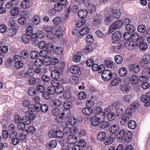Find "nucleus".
Instances as JSON below:
<instances>
[{
  "label": "nucleus",
  "instance_id": "obj_49",
  "mask_svg": "<svg viewBox=\"0 0 150 150\" xmlns=\"http://www.w3.org/2000/svg\"><path fill=\"white\" fill-rule=\"evenodd\" d=\"M113 140V139L111 137H108L104 141V143L106 145H109L111 144Z\"/></svg>",
  "mask_w": 150,
  "mask_h": 150
},
{
  "label": "nucleus",
  "instance_id": "obj_45",
  "mask_svg": "<svg viewBox=\"0 0 150 150\" xmlns=\"http://www.w3.org/2000/svg\"><path fill=\"white\" fill-rule=\"evenodd\" d=\"M126 30L129 32L132 33L134 31L135 29L132 25L131 24L127 25L125 27Z\"/></svg>",
  "mask_w": 150,
  "mask_h": 150
},
{
  "label": "nucleus",
  "instance_id": "obj_18",
  "mask_svg": "<svg viewBox=\"0 0 150 150\" xmlns=\"http://www.w3.org/2000/svg\"><path fill=\"white\" fill-rule=\"evenodd\" d=\"M70 71L71 73L73 74H76L79 72L80 69L78 66H74L70 68Z\"/></svg>",
  "mask_w": 150,
  "mask_h": 150
},
{
  "label": "nucleus",
  "instance_id": "obj_51",
  "mask_svg": "<svg viewBox=\"0 0 150 150\" xmlns=\"http://www.w3.org/2000/svg\"><path fill=\"white\" fill-rule=\"evenodd\" d=\"M113 16L115 18H120L121 13L119 10H115L113 12Z\"/></svg>",
  "mask_w": 150,
  "mask_h": 150
},
{
  "label": "nucleus",
  "instance_id": "obj_12",
  "mask_svg": "<svg viewBox=\"0 0 150 150\" xmlns=\"http://www.w3.org/2000/svg\"><path fill=\"white\" fill-rule=\"evenodd\" d=\"M88 13V12L86 9H81L78 12V15L79 18L83 19L86 17Z\"/></svg>",
  "mask_w": 150,
  "mask_h": 150
},
{
  "label": "nucleus",
  "instance_id": "obj_30",
  "mask_svg": "<svg viewBox=\"0 0 150 150\" xmlns=\"http://www.w3.org/2000/svg\"><path fill=\"white\" fill-rule=\"evenodd\" d=\"M131 83L133 85L137 84L139 81V79L138 77L135 75H133L131 76L130 79Z\"/></svg>",
  "mask_w": 150,
  "mask_h": 150
},
{
  "label": "nucleus",
  "instance_id": "obj_41",
  "mask_svg": "<svg viewBox=\"0 0 150 150\" xmlns=\"http://www.w3.org/2000/svg\"><path fill=\"white\" fill-rule=\"evenodd\" d=\"M30 118H29L28 117L26 116H24L22 118L21 121H22V124L25 125H28L30 123V121L29 120Z\"/></svg>",
  "mask_w": 150,
  "mask_h": 150
},
{
  "label": "nucleus",
  "instance_id": "obj_19",
  "mask_svg": "<svg viewBox=\"0 0 150 150\" xmlns=\"http://www.w3.org/2000/svg\"><path fill=\"white\" fill-rule=\"evenodd\" d=\"M70 83L72 84H76L78 83L79 79V78L75 75L70 76L69 78Z\"/></svg>",
  "mask_w": 150,
  "mask_h": 150
},
{
  "label": "nucleus",
  "instance_id": "obj_22",
  "mask_svg": "<svg viewBox=\"0 0 150 150\" xmlns=\"http://www.w3.org/2000/svg\"><path fill=\"white\" fill-rule=\"evenodd\" d=\"M132 133L129 131L127 132L124 137L125 141L126 142H129L132 139Z\"/></svg>",
  "mask_w": 150,
  "mask_h": 150
},
{
  "label": "nucleus",
  "instance_id": "obj_14",
  "mask_svg": "<svg viewBox=\"0 0 150 150\" xmlns=\"http://www.w3.org/2000/svg\"><path fill=\"white\" fill-rule=\"evenodd\" d=\"M28 133V130L24 129L22 132L19 133L18 134L19 139H20V140H24L26 138Z\"/></svg>",
  "mask_w": 150,
  "mask_h": 150
},
{
  "label": "nucleus",
  "instance_id": "obj_35",
  "mask_svg": "<svg viewBox=\"0 0 150 150\" xmlns=\"http://www.w3.org/2000/svg\"><path fill=\"white\" fill-rule=\"evenodd\" d=\"M131 38L132 40L134 41H137L139 39L142 38V37H139V34L135 32L132 34L131 35Z\"/></svg>",
  "mask_w": 150,
  "mask_h": 150
},
{
  "label": "nucleus",
  "instance_id": "obj_9",
  "mask_svg": "<svg viewBox=\"0 0 150 150\" xmlns=\"http://www.w3.org/2000/svg\"><path fill=\"white\" fill-rule=\"evenodd\" d=\"M130 71H132L135 73H138L140 71V67L139 65L137 64H132L129 67Z\"/></svg>",
  "mask_w": 150,
  "mask_h": 150
},
{
  "label": "nucleus",
  "instance_id": "obj_3",
  "mask_svg": "<svg viewBox=\"0 0 150 150\" xmlns=\"http://www.w3.org/2000/svg\"><path fill=\"white\" fill-rule=\"evenodd\" d=\"M150 91L146 93L145 95H142L140 98L141 102L145 103L144 104L145 107H147L150 105Z\"/></svg>",
  "mask_w": 150,
  "mask_h": 150
},
{
  "label": "nucleus",
  "instance_id": "obj_5",
  "mask_svg": "<svg viewBox=\"0 0 150 150\" xmlns=\"http://www.w3.org/2000/svg\"><path fill=\"white\" fill-rule=\"evenodd\" d=\"M102 117L99 115H96L92 117L91 119V124L94 126H96L99 124L100 121L102 120L101 119Z\"/></svg>",
  "mask_w": 150,
  "mask_h": 150
},
{
  "label": "nucleus",
  "instance_id": "obj_32",
  "mask_svg": "<svg viewBox=\"0 0 150 150\" xmlns=\"http://www.w3.org/2000/svg\"><path fill=\"white\" fill-rule=\"evenodd\" d=\"M119 128L117 125H114L111 126L109 129L110 132L112 133H115L118 131Z\"/></svg>",
  "mask_w": 150,
  "mask_h": 150
},
{
  "label": "nucleus",
  "instance_id": "obj_38",
  "mask_svg": "<svg viewBox=\"0 0 150 150\" xmlns=\"http://www.w3.org/2000/svg\"><path fill=\"white\" fill-rule=\"evenodd\" d=\"M51 75L53 78L57 79L60 77V74L59 71L56 70H54L52 72Z\"/></svg>",
  "mask_w": 150,
  "mask_h": 150
},
{
  "label": "nucleus",
  "instance_id": "obj_47",
  "mask_svg": "<svg viewBox=\"0 0 150 150\" xmlns=\"http://www.w3.org/2000/svg\"><path fill=\"white\" fill-rule=\"evenodd\" d=\"M115 62L117 64H120L122 63L123 59L122 57L120 55H117L115 57Z\"/></svg>",
  "mask_w": 150,
  "mask_h": 150
},
{
  "label": "nucleus",
  "instance_id": "obj_13",
  "mask_svg": "<svg viewBox=\"0 0 150 150\" xmlns=\"http://www.w3.org/2000/svg\"><path fill=\"white\" fill-rule=\"evenodd\" d=\"M54 29L56 30L55 35L56 37L59 38H61L63 35L62 31H61L60 26H57L54 27Z\"/></svg>",
  "mask_w": 150,
  "mask_h": 150
},
{
  "label": "nucleus",
  "instance_id": "obj_25",
  "mask_svg": "<svg viewBox=\"0 0 150 150\" xmlns=\"http://www.w3.org/2000/svg\"><path fill=\"white\" fill-rule=\"evenodd\" d=\"M19 12V9L17 7H14L11 9L10 12L11 15L12 16H16L17 15Z\"/></svg>",
  "mask_w": 150,
  "mask_h": 150
},
{
  "label": "nucleus",
  "instance_id": "obj_2",
  "mask_svg": "<svg viewBox=\"0 0 150 150\" xmlns=\"http://www.w3.org/2000/svg\"><path fill=\"white\" fill-rule=\"evenodd\" d=\"M115 74H112L110 71L106 70L103 71L101 74L103 79L105 81H108L113 78Z\"/></svg>",
  "mask_w": 150,
  "mask_h": 150
},
{
  "label": "nucleus",
  "instance_id": "obj_42",
  "mask_svg": "<svg viewBox=\"0 0 150 150\" xmlns=\"http://www.w3.org/2000/svg\"><path fill=\"white\" fill-rule=\"evenodd\" d=\"M43 30L46 33H52L53 30L52 27L47 25L43 26Z\"/></svg>",
  "mask_w": 150,
  "mask_h": 150
},
{
  "label": "nucleus",
  "instance_id": "obj_55",
  "mask_svg": "<svg viewBox=\"0 0 150 150\" xmlns=\"http://www.w3.org/2000/svg\"><path fill=\"white\" fill-rule=\"evenodd\" d=\"M30 56L31 59H35L39 57V54L36 51H32L30 53Z\"/></svg>",
  "mask_w": 150,
  "mask_h": 150
},
{
  "label": "nucleus",
  "instance_id": "obj_16",
  "mask_svg": "<svg viewBox=\"0 0 150 150\" xmlns=\"http://www.w3.org/2000/svg\"><path fill=\"white\" fill-rule=\"evenodd\" d=\"M102 20L100 16H98L95 17L92 21L93 24L96 26H99L101 24Z\"/></svg>",
  "mask_w": 150,
  "mask_h": 150
},
{
  "label": "nucleus",
  "instance_id": "obj_4",
  "mask_svg": "<svg viewBox=\"0 0 150 150\" xmlns=\"http://www.w3.org/2000/svg\"><path fill=\"white\" fill-rule=\"evenodd\" d=\"M150 63V54H145L142 60L141 61L140 65L142 66H146Z\"/></svg>",
  "mask_w": 150,
  "mask_h": 150
},
{
  "label": "nucleus",
  "instance_id": "obj_29",
  "mask_svg": "<svg viewBox=\"0 0 150 150\" xmlns=\"http://www.w3.org/2000/svg\"><path fill=\"white\" fill-rule=\"evenodd\" d=\"M110 126V123L107 121H102L99 124V127L103 129L108 127Z\"/></svg>",
  "mask_w": 150,
  "mask_h": 150
},
{
  "label": "nucleus",
  "instance_id": "obj_20",
  "mask_svg": "<svg viewBox=\"0 0 150 150\" xmlns=\"http://www.w3.org/2000/svg\"><path fill=\"white\" fill-rule=\"evenodd\" d=\"M83 114L86 115H90L93 112V110L91 108L85 107L82 110Z\"/></svg>",
  "mask_w": 150,
  "mask_h": 150
},
{
  "label": "nucleus",
  "instance_id": "obj_11",
  "mask_svg": "<svg viewBox=\"0 0 150 150\" xmlns=\"http://www.w3.org/2000/svg\"><path fill=\"white\" fill-rule=\"evenodd\" d=\"M131 117L130 116H128L126 114H124L122 117L120 123L122 125L126 124L128 121L131 119Z\"/></svg>",
  "mask_w": 150,
  "mask_h": 150
},
{
  "label": "nucleus",
  "instance_id": "obj_46",
  "mask_svg": "<svg viewBox=\"0 0 150 150\" xmlns=\"http://www.w3.org/2000/svg\"><path fill=\"white\" fill-rule=\"evenodd\" d=\"M125 134V131L124 130H122L120 131L117 135V139H123L124 135Z\"/></svg>",
  "mask_w": 150,
  "mask_h": 150
},
{
  "label": "nucleus",
  "instance_id": "obj_27",
  "mask_svg": "<svg viewBox=\"0 0 150 150\" xmlns=\"http://www.w3.org/2000/svg\"><path fill=\"white\" fill-rule=\"evenodd\" d=\"M55 92L57 94H59L62 93L64 91V88L63 86L62 85H57L55 87Z\"/></svg>",
  "mask_w": 150,
  "mask_h": 150
},
{
  "label": "nucleus",
  "instance_id": "obj_17",
  "mask_svg": "<svg viewBox=\"0 0 150 150\" xmlns=\"http://www.w3.org/2000/svg\"><path fill=\"white\" fill-rule=\"evenodd\" d=\"M120 87V90L123 93L128 92L130 89L129 86L125 83L121 84Z\"/></svg>",
  "mask_w": 150,
  "mask_h": 150
},
{
  "label": "nucleus",
  "instance_id": "obj_6",
  "mask_svg": "<svg viewBox=\"0 0 150 150\" xmlns=\"http://www.w3.org/2000/svg\"><path fill=\"white\" fill-rule=\"evenodd\" d=\"M121 36V33L119 31H117L114 33L112 35V39L113 40V43H115V41H118Z\"/></svg>",
  "mask_w": 150,
  "mask_h": 150
},
{
  "label": "nucleus",
  "instance_id": "obj_1",
  "mask_svg": "<svg viewBox=\"0 0 150 150\" xmlns=\"http://www.w3.org/2000/svg\"><path fill=\"white\" fill-rule=\"evenodd\" d=\"M123 24V22L120 20H117L113 23L110 26V27L108 31V33L109 34L111 33L115 30L120 28Z\"/></svg>",
  "mask_w": 150,
  "mask_h": 150
},
{
  "label": "nucleus",
  "instance_id": "obj_33",
  "mask_svg": "<svg viewBox=\"0 0 150 150\" xmlns=\"http://www.w3.org/2000/svg\"><path fill=\"white\" fill-rule=\"evenodd\" d=\"M32 21L34 24L37 25L40 23V19L39 16H35L32 18Z\"/></svg>",
  "mask_w": 150,
  "mask_h": 150
},
{
  "label": "nucleus",
  "instance_id": "obj_40",
  "mask_svg": "<svg viewBox=\"0 0 150 150\" xmlns=\"http://www.w3.org/2000/svg\"><path fill=\"white\" fill-rule=\"evenodd\" d=\"M86 10L88 12L90 13H91L94 12L96 10V7L94 5L91 3L87 8H86Z\"/></svg>",
  "mask_w": 150,
  "mask_h": 150
},
{
  "label": "nucleus",
  "instance_id": "obj_36",
  "mask_svg": "<svg viewBox=\"0 0 150 150\" xmlns=\"http://www.w3.org/2000/svg\"><path fill=\"white\" fill-rule=\"evenodd\" d=\"M90 30L87 27L83 28L80 31L79 34L83 36L89 32Z\"/></svg>",
  "mask_w": 150,
  "mask_h": 150
},
{
  "label": "nucleus",
  "instance_id": "obj_64",
  "mask_svg": "<svg viewBox=\"0 0 150 150\" xmlns=\"http://www.w3.org/2000/svg\"><path fill=\"white\" fill-rule=\"evenodd\" d=\"M81 58V55L77 53L74 56L73 60L76 62H78L80 61Z\"/></svg>",
  "mask_w": 150,
  "mask_h": 150
},
{
  "label": "nucleus",
  "instance_id": "obj_44",
  "mask_svg": "<svg viewBox=\"0 0 150 150\" xmlns=\"http://www.w3.org/2000/svg\"><path fill=\"white\" fill-rule=\"evenodd\" d=\"M128 127L130 129H134L136 128L137 125L135 121L133 120H131L128 122Z\"/></svg>",
  "mask_w": 150,
  "mask_h": 150
},
{
  "label": "nucleus",
  "instance_id": "obj_15",
  "mask_svg": "<svg viewBox=\"0 0 150 150\" xmlns=\"http://www.w3.org/2000/svg\"><path fill=\"white\" fill-rule=\"evenodd\" d=\"M96 113L97 114L96 115H99L100 117H102V119L103 120L105 117V115L104 112H102V109L101 107H98L96 108Z\"/></svg>",
  "mask_w": 150,
  "mask_h": 150
},
{
  "label": "nucleus",
  "instance_id": "obj_50",
  "mask_svg": "<svg viewBox=\"0 0 150 150\" xmlns=\"http://www.w3.org/2000/svg\"><path fill=\"white\" fill-rule=\"evenodd\" d=\"M108 120L110 121L113 120L115 118V115L113 112L109 113L107 116Z\"/></svg>",
  "mask_w": 150,
  "mask_h": 150
},
{
  "label": "nucleus",
  "instance_id": "obj_28",
  "mask_svg": "<svg viewBox=\"0 0 150 150\" xmlns=\"http://www.w3.org/2000/svg\"><path fill=\"white\" fill-rule=\"evenodd\" d=\"M135 111V110L132 106L130 105L127 109L126 111V114L128 116H130L131 117V115Z\"/></svg>",
  "mask_w": 150,
  "mask_h": 150
},
{
  "label": "nucleus",
  "instance_id": "obj_23",
  "mask_svg": "<svg viewBox=\"0 0 150 150\" xmlns=\"http://www.w3.org/2000/svg\"><path fill=\"white\" fill-rule=\"evenodd\" d=\"M106 137V134L104 132H99L97 136L98 139L100 141L104 140Z\"/></svg>",
  "mask_w": 150,
  "mask_h": 150
},
{
  "label": "nucleus",
  "instance_id": "obj_62",
  "mask_svg": "<svg viewBox=\"0 0 150 150\" xmlns=\"http://www.w3.org/2000/svg\"><path fill=\"white\" fill-rule=\"evenodd\" d=\"M63 106L65 109L70 108L72 106V103L70 101H67L63 104Z\"/></svg>",
  "mask_w": 150,
  "mask_h": 150
},
{
  "label": "nucleus",
  "instance_id": "obj_54",
  "mask_svg": "<svg viewBox=\"0 0 150 150\" xmlns=\"http://www.w3.org/2000/svg\"><path fill=\"white\" fill-rule=\"evenodd\" d=\"M62 6L59 3L55 4L54 8L56 11H60L62 10L63 8Z\"/></svg>",
  "mask_w": 150,
  "mask_h": 150
},
{
  "label": "nucleus",
  "instance_id": "obj_61",
  "mask_svg": "<svg viewBox=\"0 0 150 150\" xmlns=\"http://www.w3.org/2000/svg\"><path fill=\"white\" fill-rule=\"evenodd\" d=\"M18 21L21 25H25L27 24V21L23 17H21L18 18Z\"/></svg>",
  "mask_w": 150,
  "mask_h": 150
},
{
  "label": "nucleus",
  "instance_id": "obj_56",
  "mask_svg": "<svg viewBox=\"0 0 150 150\" xmlns=\"http://www.w3.org/2000/svg\"><path fill=\"white\" fill-rule=\"evenodd\" d=\"M43 64L47 66L50 64H51V59L49 57H45L44 58L43 60Z\"/></svg>",
  "mask_w": 150,
  "mask_h": 150
},
{
  "label": "nucleus",
  "instance_id": "obj_8",
  "mask_svg": "<svg viewBox=\"0 0 150 150\" xmlns=\"http://www.w3.org/2000/svg\"><path fill=\"white\" fill-rule=\"evenodd\" d=\"M125 45L126 48L129 50H133L137 46L136 42L129 41L125 43Z\"/></svg>",
  "mask_w": 150,
  "mask_h": 150
},
{
  "label": "nucleus",
  "instance_id": "obj_57",
  "mask_svg": "<svg viewBox=\"0 0 150 150\" xmlns=\"http://www.w3.org/2000/svg\"><path fill=\"white\" fill-rule=\"evenodd\" d=\"M35 65L37 67H39L43 64V60L40 59H37L35 62Z\"/></svg>",
  "mask_w": 150,
  "mask_h": 150
},
{
  "label": "nucleus",
  "instance_id": "obj_31",
  "mask_svg": "<svg viewBox=\"0 0 150 150\" xmlns=\"http://www.w3.org/2000/svg\"><path fill=\"white\" fill-rule=\"evenodd\" d=\"M70 111L69 109H65L62 110L61 115L63 117H68L70 116Z\"/></svg>",
  "mask_w": 150,
  "mask_h": 150
},
{
  "label": "nucleus",
  "instance_id": "obj_10",
  "mask_svg": "<svg viewBox=\"0 0 150 150\" xmlns=\"http://www.w3.org/2000/svg\"><path fill=\"white\" fill-rule=\"evenodd\" d=\"M67 140L69 144H74L77 142V139L76 136L74 135H71L68 137Z\"/></svg>",
  "mask_w": 150,
  "mask_h": 150
},
{
  "label": "nucleus",
  "instance_id": "obj_53",
  "mask_svg": "<svg viewBox=\"0 0 150 150\" xmlns=\"http://www.w3.org/2000/svg\"><path fill=\"white\" fill-rule=\"evenodd\" d=\"M36 89L38 92L42 94L45 91V89L44 86L40 85H38L37 86Z\"/></svg>",
  "mask_w": 150,
  "mask_h": 150
},
{
  "label": "nucleus",
  "instance_id": "obj_52",
  "mask_svg": "<svg viewBox=\"0 0 150 150\" xmlns=\"http://www.w3.org/2000/svg\"><path fill=\"white\" fill-rule=\"evenodd\" d=\"M137 30L139 33H143L146 31V28L144 25H140L138 26Z\"/></svg>",
  "mask_w": 150,
  "mask_h": 150
},
{
  "label": "nucleus",
  "instance_id": "obj_26",
  "mask_svg": "<svg viewBox=\"0 0 150 150\" xmlns=\"http://www.w3.org/2000/svg\"><path fill=\"white\" fill-rule=\"evenodd\" d=\"M118 73L119 75L122 77H124L126 76L127 73L126 69L124 67H122L119 70Z\"/></svg>",
  "mask_w": 150,
  "mask_h": 150
},
{
  "label": "nucleus",
  "instance_id": "obj_39",
  "mask_svg": "<svg viewBox=\"0 0 150 150\" xmlns=\"http://www.w3.org/2000/svg\"><path fill=\"white\" fill-rule=\"evenodd\" d=\"M147 47L146 43L144 42H140L139 44V48L142 51L145 50Z\"/></svg>",
  "mask_w": 150,
  "mask_h": 150
},
{
  "label": "nucleus",
  "instance_id": "obj_21",
  "mask_svg": "<svg viewBox=\"0 0 150 150\" xmlns=\"http://www.w3.org/2000/svg\"><path fill=\"white\" fill-rule=\"evenodd\" d=\"M113 77L114 79L111 81L110 84L112 86H115L118 84L120 82L121 80L119 78H117L115 74Z\"/></svg>",
  "mask_w": 150,
  "mask_h": 150
},
{
  "label": "nucleus",
  "instance_id": "obj_58",
  "mask_svg": "<svg viewBox=\"0 0 150 150\" xmlns=\"http://www.w3.org/2000/svg\"><path fill=\"white\" fill-rule=\"evenodd\" d=\"M16 33V31L13 29H8L7 31V35L10 37H13Z\"/></svg>",
  "mask_w": 150,
  "mask_h": 150
},
{
  "label": "nucleus",
  "instance_id": "obj_7",
  "mask_svg": "<svg viewBox=\"0 0 150 150\" xmlns=\"http://www.w3.org/2000/svg\"><path fill=\"white\" fill-rule=\"evenodd\" d=\"M124 43L122 42H119L113 46L114 51L117 52H119L122 51L123 49Z\"/></svg>",
  "mask_w": 150,
  "mask_h": 150
},
{
  "label": "nucleus",
  "instance_id": "obj_63",
  "mask_svg": "<svg viewBox=\"0 0 150 150\" xmlns=\"http://www.w3.org/2000/svg\"><path fill=\"white\" fill-rule=\"evenodd\" d=\"M23 65V62L20 61L16 62L14 66L16 68L19 69L22 67Z\"/></svg>",
  "mask_w": 150,
  "mask_h": 150
},
{
  "label": "nucleus",
  "instance_id": "obj_24",
  "mask_svg": "<svg viewBox=\"0 0 150 150\" xmlns=\"http://www.w3.org/2000/svg\"><path fill=\"white\" fill-rule=\"evenodd\" d=\"M22 40L25 44L28 43L30 40V35H28L26 34L23 35L22 38Z\"/></svg>",
  "mask_w": 150,
  "mask_h": 150
},
{
  "label": "nucleus",
  "instance_id": "obj_59",
  "mask_svg": "<svg viewBox=\"0 0 150 150\" xmlns=\"http://www.w3.org/2000/svg\"><path fill=\"white\" fill-rule=\"evenodd\" d=\"M91 0H82V4L83 7L87 8L91 3Z\"/></svg>",
  "mask_w": 150,
  "mask_h": 150
},
{
  "label": "nucleus",
  "instance_id": "obj_43",
  "mask_svg": "<svg viewBox=\"0 0 150 150\" xmlns=\"http://www.w3.org/2000/svg\"><path fill=\"white\" fill-rule=\"evenodd\" d=\"M21 4V7L25 9H27L29 7V2L27 0L23 1Z\"/></svg>",
  "mask_w": 150,
  "mask_h": 150
},
{
  "label": "nucleus",
  "instance_id": "obj_37",
  "mask_svg": "<svg viewBox=\"0 0 150 150\" xmlns=\"http://www.w3.org/2000/svg\"><path fill=\"white\" fill-rule=\"evenodd\" d=\"M93 50V48L91 45H88L85 46L83 49L84 52L87 54L91 52Z\"/></svg>",
  "mask_w": 150,
  "mask_h": 150
},
{
  "label": "nucleus",
  "instance_id": "obj_60",
  "mask_svg": "<svg viewBox=\"0 0 150 150\" xmlns=\"http://www.w3.org/2000/svg\"><path fill=\"white\" fill-rule=\"evenodd\" d=\"M105 64L108 68H111L115 64L112 61L108 60H105Z\"/></svg>",
  "mask_w": 150,
  "mask_h": 150
},
{
  "label": "nucleus",
  "instance_id": "obj_48",
  "mask_svg": "<svg viewBox=\"0 0 150 150\" xmlns=\"http://www.w3.org/2000/svg\"><path fill=\"white\" fill-rule=\"evenodd\" d=\"M36 90L33 87L30 88L28 91V93L29 96H34L36 94Z\"/></svg>",
  "mask_w": 150,
  "mask_h": 150
},
{
  "label": "nucleus",
  "instance_id": "obj_34",
  "mask_svg": "<svg viewBox=\"0 0 150 150\" xmlns=\"http://www.w3.org/2000/svg\"><path fill=\"white\" fill-rule=\"evenodd\" d=\"M112 20V15L109 14L107 15L106 19L104 20V23L106 25H109L111 22Z\"/></svg>",
  "mask_w": 150,
  "mask_h": 150
}]
</instances>
